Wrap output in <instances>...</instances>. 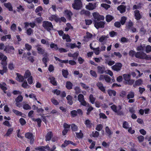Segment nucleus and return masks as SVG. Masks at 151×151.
Returning a JSON list of instances; mask_svg holds the SVG:
<instances>
[{
  "label": "nucleus",
  "instance_id": "nucleus-40",
  "mask_svg": "<svg viewBox=\"0 0 151 151\" xmlns=\"http://www.w3.org/2000/svg\"><path fill=\"white\" fill-rule=\"evenodd\" d=\"M89 99L91 103L93 104L94 103L96 99L95 98L93 97L92 94H91L89 96Z\"/></svg>",
  "mask_w": 151,
  "mask_h": 151
},
{
  "label": "nucleus",
  "instance_id": "nucleus-35",
  "mask_svg": "<svg viewBox=\"0 0 151 151\" xmlns=\"http://www.w3.org/2000/svg\"><path fill=\"white\" fill-rule=\"evenodd\" d=\"M123 77L124 80L126 81H129L130 79V75L129 74H124Z\"/></svg>",
  "mask_w": 151,
  "mask_h": 151
},
{
  "label": "nucleus",
  "instance_id": "nucleus-6",
  "mask_svg": "<svg viewBox=\"0 0 151 151\" xmlns=\"http://www.w3.org/2000/svg\"><path fill=\"white\" fill-rule=\"evenodd\" d=\"M93 15L94 19L95 22H96L97 21L103 20L104 19V16L100 15L97 12L93 13Z\"/></svg>",
  "mask_w": 151,
  "mask_h": 151
},
{
  "label": "nucleus",
  "instance_id": "nucleus-31",
  "mask_svg": "<svg viewBox=\"0 0 151 151\" xmlns=\"http://www.w3.org/2000/svg\"><path fill=\"white\" fill-rule=\"evenodd\" d=\"M32 120L34 121H36L37 122V125L39 127H40L41 126V120L40 118H37L35 119L34 118L32 119Z\"/></svg>",
  "mask_w": 151,
  "mask_h": 151
},
{
  "label": "nucleus",
  "instance_id": "nucleus-18",
  "mask_svg": "<svg viewBox=\"0 0 151 151\" xmlns=\"http://www.w3.org/2000/svg\"><path fill=\"white\" fill-rule=\"evenodd\" d=\"M4 6L10 11L13 10L11 4L10 3H4Z\"/></svg>",
  "mask_w": 151,
  "mask_h": 151
},
{
  "label": "nucleus",
  "instance_id": "nucleus-4",
  "mask_svg": "<svg viewBox=\"0 0 151 151\" xmlns=\"http://www.w3.org/2000/svg\"><path fill=\"white\" fill-rule=\"evenodd\" d=\"M40 45H37L36 47H37V50L38 53L39 54L43 55L44 57H47L48 55L47 53L45 52V50L43 48L40 47Z\"/></svg>",
  "mask_w": 151,
  "mask_h": 151
},
{
  "label": "nucleus",
  "instance_id": "nucleus-61",
  "mask_svg": "<svg viewBox=\"0 0 151 151\" xmlns=\"http://www.w3.org/2000/svg\"><path fill=\"white\" fill-rule=\"evenodd\" d=\"M99 135V133L97 131H96L94 132H93L92 133V136L94 137H97Z\"/></svg>",
  "mask_w": 151,
  "mask_h": 151
},
{
  "label": "nucleus",
  "instance_id": "nucleus-17",
  "mask_svg": "<svg viewBox=\"0 0 151 151\" xmlns=\"http://www.w3.org/2000/svg\"><path fill=\"white\" fill-rule=\"evenodd\" d=\"M86 8L89 10H92L95 8L96 4H92L89 3L88 5L86 6Z\"/></svg>",
  "mask_w": 151,
  "mask_h": 151
},
{
  "label": "nucleus",
  "instance_id": "nucleus-29",
  "mask_svg": "<svg viewBox=\"0 0 151 151\" xmlns=\"http://www.w3.org/2000/svg\"><path fill=\"white\" fill-rule=\"evenodd\" d=\"M72 99V97L69 95H68L66 97V99L68 101V103L70 105H71L73 104Z\"/></svg>",
  "mask_w": 151,
  "mask_h": 151
},
{
  "label": "nucleus",
  "instance_id": "nucleus-32",
  "mask_svg": "<svg viewBox=\"0 0 151 151\" xmlns=\"http://www.w3.org/2000/svg\"><path fill=\"white\" fill-rule=\"evenodd\" d=\"M108 93L110 96H111L112 95L115 96L116 95V92L114 90H109L108 91Z\"/></svg>",
  "mask_w": 151,
  "mask_h": 151
},
{
  "label": "nucleus",
  "instance_id": "nucleus-5",
  "mask_svg": "<svg viewBox=\"0 0 151 151\" xmlns=\"http://www.w3.org/2000/svg\"><path fill=\"white\" fill-rule=\"evenodd\" d=\"M78 100L81 103V104L83 106H86L88 104L85 101L84 97L83 95L80 94L78 95Z\"/></svg>",
  "mask_w": 151,
  "mask_h": 151
},
{
  "label": "nucleus",
  "instance_id": "nucleus-55",
  "mask_svg": "<svg viewBox=\"0 0 151 151\" xmlns=\"http://www.w3.org/2000/svg\"><path fill=\"white\" fill-rule=\"evenodd\" d=\"M52 102L55 105H56L59 104V103L58 101L54 98H52L51 99Z\"/></svg>",
  "mask_w": 151,
  "mask_h": 151
},
{
  "label": "nucleus",
  "instance_id": "nucleus-62",
  "mask_svg": "<svg viewBox=\"0 0 151 151\" xmlns=\"http://www.w3.org/2000/svg\"><path fill=\"white\" fill-rule=\"evenodd\" d=\"M93 50L94 51V53L96 55H98L99 54L100 50H99V47L96 48H94V50Z\"/></svg>",
  "mask_w": 151,
  "mask_h": 151
},
{
  "label": "nucleus",
  "instance_id": "nucleus-44",
  "mask_svg": "<svg viewBox=\"0 0 151 151\" xmlns=\"http://www.w3.org/2000/svg\"><path fill=\"white\" fill-rule=\"evenodd\" d=\"M90 74L93 77L96 78L97 77V74L96 72L93 70H91L90 72Z\"/></svg>",
  "mask_w": 151,
  "mask_h": 151
},
{
  "label": "nucleus",
  "instance_id": "nucleus-48",
  "mask_svg": "<svg viewBox=\"0 0 151 151\" xmlns=\"http://www.w3.org/2000/svg\"><path fill=\"white\" fill-rule=\"evenodd\" d=\"M42 60L43 63L45 64V66H47V65L46 64V63L47 61L49 60L48 58H47V57H45L42 58Z\"/></svg>",
  "mask_w": 151,
  "mask_h": 151
},
{
  "label": "nucleus",
  "instance_id": "nucleus-49",
  "mask_svg": "<svg viewBox=\"0 0 151 151\" xmlns=\"http://www.w3.org/2000/svg\"><path fill=\"white\" fill-rule=\"evenodd\" d=\"M12 111L16 115L18 116H21L22 114V113L20 112L18 110L15 109H13Z\"/></svg>",
  "mask_w": 151,
  "mask_h": 151
},
{
  "label": "nucleus",
  "instance_id": "nucleus-14",
  "mask_svg": "<svg viewBox=\"0 0 151 151\" xmlns=\"http://www.w3.org/2000/svg\"><path fill=\"white\" fill-rule=\"evenodd\" d=\"M96 86L100 90L103 92L105 93V89L102 83L98 82L97 83Z\"/></svg>",
  "mask_w": 151,
  "mask_h": 151
},
{
  "label": "nucleus",
  "instance_id": "nucleus-25",
  "mask_svg": "<svg viewBox=\"0 0 151 151\" xmlns=\"http://www.w3.org/2000/svg\"><path fill=\"white\" fill-rule=\"evenodd\" d=\"M31 73L29 71L27 70L26 71L24 75V77L27 78L31 76Z\"/></svg>",
  "mask_w": 151,
  "mask_h": 151
},
{
  "label": "nucleus",
  "instance_id": "nucleus-51",
  "mask_svg": "<svg viewBox=\"0 0 151 151\" xmlns=\"http://www.w3.org/2000/svg\"><path fill=\"white\" fill-rule=\"evenodd\" d=\"M136 52L133 50H131L129 51V55L132 57H133L135 55Z\"/></svg>",
  "mask_w": 151,
  "mask_h": 151
},
{
  "label": "nucleus",
  "instance_id": "nucleus-39",
  "mask_svg": "<svg viewBox=\"0 0 151 151\" xmlns=\"http://www.w3.org/2000/svg\"><path fill=\"white\" fill-rule=\"evenodd\" d=\"M23 97L21 95H19L15 99V101L17 102H20L22 101Z\"/></svg>",
  "mask_w": 151,
  "mask_h": 151
},
{
  "label": "nucleus",
  "instance_id": "nucleus-12",
  "mask_svg": "<svg viewBox=\"0 0 151 151\" xmlns=\"http://www.w3.org/2000/svg\"><path fill=\"white\" fill-rule=\"evenodd\" d=\"M49 20L52 21L55 20L56 22H60V19L56 15H52L49 18Z\"/></svg>",
  "mask_w": 151,
  "mask_h": 151
},
{
  "label": "nucleus",
  "instance_id": "nucleus-53",
  "mask_svg": "<svg viewBox=\"0 0 151 151\" xmlns=\"http://www.w3.org/2000/svg\"><path fill=\"white\" fill-rule=\"evenodd\" d=\"M101 6L106 9H108L110 7V5H108L106 4H101Z\"/></svg>",
  "mask_w": 151,
  "mask_h": 151
},
{
  "label": "nucleus",
  "instance_id": "nucleus-11",
  "mask_svg": "<svg viewBox=\"0 0 151 151\" xmlns=\"http://www.w3.org/2000/svg\"><path fill=\"white\" fill-rule=\"evenodd\" d=\"M104 23L102 22H95L94 26L97 29L99 28H103L104 27Z\"/></svg>",
  "mask_w": 151,
  "mask_h": 151
},
{
  "label": "nucleus",
  "instance_id": "nucleus-58",
  "mask_svg": "<svg viewBox=\"0 0 151 151\" xmlns=\"http://www.w3.org/2000/svg\"><path fill=\"white\" fill-rule=\"evenodd\" d=\"M99 115L100 116V117L101 118L103 119H106L107 118V116L104 113H100L99 114Z\"/></svg>",
  "mask_w": 151,
  "mask_h": 151
},
{
  "label": "nucleus",
  "instance_id": "nucleus-34",
  "mask_svg": "<svg viewBox=\"0 0 151 151\" xmlns=\"http://www.w3.org/2000/svg\"><path fill=\"white\" fill-rule=\"evenodd\" d=\"M62 72L63 76L65 78H67L68 74V72L67 70L63 69Z\"/></svg>",
  "mask_w": 151,
  "mask_h": 151
},
{
  "label": "nucleus",
  "instance_id": "nucleus-21",
  "mask_svg": "<svg viewBox=\"0 0 151 151\" xmlns=\"http://www.w3.org/2000/svg\"><path fill=\"white\" fill-rule=\"evenodd\" d=\"M23 108L25 110H28L31 109V106L25 102L23 103Z\"/></svg>",
  "mask_w": 151,
  "mask_h": 151
},
{
  "label": "nucleus",
  "instance_id": "nucleus-57",
  "mask_svg": "<svg viewBox=\"0 0 151 151\" xmlns=\"http://www.w3.org/2000/svg\"><path fill=\"white\" fill-rule=\"evenodd\" d=\"M105 130L106 132L109 135H110L112 134L111 131L110 130L108 127L107 126L106 127Z\"/></svg>",
  "mask_w": 151,
  "mask_h": 151
},
{
  "label": "nucleus",
  "instance_id": "nucleus-30",
  "mask_svg": "<svg viewBox=\"0 0 151 151\" xmlns=\"http://www.w3.org/2000/svg\"><path fill=\"white\" fill-rule=\"evenodd\" d=\"M105 63L109 66H111L115 63V61L106 59Z\"/></svg>",
  "mask_w": 151,
  "mask_h": 151
},
{
  "label": "nucleus",
  "instance_id": "nucleus-56",
  "mask_svg": "<svg viewBox=\"0 0 151 151\" xmlns=\"http://www.w3.org/2000/svg\"><path fill=\"white\" fill-rule=\"evenodd\" d=\"M25 46L26 49L28 51L30 50L32 47V46L31 45L27 43H26L25 45Z\"/></svg>",
  "mask_w": 151,
  "mask_h": 151
},
{
  "label": "nucleus",
  "instance_id": "nucleus-3",
  "mask_svg": "<svg viewBox=\"0 0 151 151\" xmlns=\"http://www.w3.org/2000/svg\"><path fill=\"white\" fill-rule=\"evenodd\" d=\"M82 3L80 0H75L72 4L73 7L76 9H79L82 7Z\"/></svg>",
  "mask_w": 151,
  "mask_h": 151
},
{
  "label": "nucleus",
  "instance_id": "nucleus-27",
  "mask_svg": "<svg viewBox=\"0 0 151 151\" xmlns=\"http://www.w3.org/2000/svg\"><path fill=\"white\" fill-rule=\"evenodd\" d=\"M108 37H109L108 36L103 35L100 38L99 40L100 42H102L106 40Z\"/></svg>",
  "mask_w": 151,
  "mask_h": 151
},
{
  "label": "nucleus",
  "instance_id": "nucleus-60",
  "mask_svg": "<svg viewBox=\"0 0 151 151\" xmlns=\"http://www.w3.org/2000/svg\"><path fill=\"white\" fill-rule=\"evenodd\" d=\"M126 20V18L124 17H122L121 22L122 25H123L124 24Z\"/></svg>",
  "mask_w": 151,
  "mask_h": 151
},
{
  "label": "nucleus",
  "instance_id": "nucleus-16",
  "mask_svg": "<svg viewBox=\"0 0 151 151\" xmlns=\"http://www.w3.org/2000/svg\"><path fill=\"white\" fill-rule=\"evenodd\" d=\"M126 6L123 5H121L117 7V9L121 13L124 12L126 11Z\"/></svg>",
  "mask_w": 151,
  "mask_h": 151
},
{
  "label": "nucleus",
  "instance_id": "nucleus-42",
  "mask_svg": "<svg viewBox=\"0 0 151 151\" xmlns=\"http://www.w3.org/2000/svg\"><path fill=\"white\" fill-rule=\"evenodd\" d=\"M80 84L81 87L84 89L86 90L89 88V87L86 84L82 83H80Z\"/></svg>",
  "mask_w": 151,
  "mask_h": 151
},
{
  "label": "nucleus",
  "instance_id": "nucleus-24",
  "mask_svg": "<svg viewBox=\"0 0 151 151\" xmlns=\"http://www.w3.org/2000/svg\"><path fill=\"white\" fill-rule=\"evenodd\" d=\"M7 59V57L5 56L3 53L0 52V60H2L1 62H3V61H5L6 62H7L6 60Z\"/></svg>",
  "mask_w": 151,
  "mask_h": 151
},
{
  "label": "nucleus",
  "instance_id": "nucleus-46",
  "mask_svg": "<svg viewBox=\"0 0 151 151\" xmlns=\"http://www.w3.org/2000/svg\"><path fill=\"white\" fill-rule=\"evenodd\" d=\"M123 127L124 128L127 129H128L129 125L128 123L126 121L124 122L123 124Z\"/></svg>",
  "mask_w": 151,
  "mask_h": 151
},
{
  "label": "nucleus",
  "instance_id": "nucleus-7",
  "mask_svg": "<svg viewBox=\"0 0 151 151\" xmlns=\"http://www.w3.org/2000/svg\"><path fill=\"white\" fill-rule=\"evenodd\" d=\"M122 66V65L121 63H116L115 65L111 67V68L114 70L118 71L121 69Z\"/></svg>",
  "mask_w": 151,
  "mask_h": 151
},
{
  "label": "nucleus",
  "instance_id": "nucleus-13",
  "mask_svg": "<svg viewBox=\"0 0 151 151\" xmlns=\"http://www.w3.org/2000/svg\"><path fill=\"white\" fill-rule=\"evenodd\" d=\"M97 72L100 74H103L104 73L105 70V68L104 66H98L97 68Z\"/></svg>",
  "mask_w": 151,
  "mask_h": 151
},
{
  "label": "nucleus",
  "instance_id": "nucleus-50",
  "mask_svg": "<svg viewBox=\"0 0 151 151\" xmlns=\"http://www.w3.org/2000/svg\"><path fill=\"white\" fill-rule=\"evenodd\" d=\"M76 134L77 137L78 138H82L83 135V134L81 132V131L79 133L76 132Z\"/></svg>",
  "mask_w": 151,
  "mask_h": 151
},
{
  "label": "nucleus",
  "instance_id": "nucleus-64",
  "mask_svg": "<svg viewBox=\"0 0 151 151\" xmlns=\"http://www.w3.org/2000/svg\"><path fill=\"white\" fill-rule=\"evenodd\" d=\"M146 52L147 53H149L151 51V46L150 45H147L146 47Z\"/></svg>",
  "mask_w": 151,
  "mask_h": 151
},
{
  "label": "nucleus",
  "instance_id": "nucleus-63",
  "mask_svg": "<svg viewBox=\"0 0 151 151\" xmlns=\"http://www.w3.org/2000/svg\"><path fill=\"white\" fill-rule=\"evenodd\" d=\"M142 83V79H140L136 81L135 82V84L137 85H140Z\"/></svg>",
  "mask_w": 151,
  "mask_h": 151
},
{
  "label": "nucleus",
  "instance_id": "nucleus-22",
  "mask_svg": "<svg viewBox=\"0 0 151 151\" xmlns=\"http://www.w3.org/2000/svg\"><path fill=\"white\" fill-rule=\"evenodd\" d=\"M52 136V132H48L45 137L46 141H49L50 140Z\"/></svg>",
  "mask_w": 151,
  "mask_h": 151
},
{
  "label": "nucleus",
  "instance_id": "nucleus-41",
  "mask_svg": "<svg viewBox=\"0 0 151 151\" xmlns=\"http://www.w3.org/2000/svg\"><path fill=\"white\" fill-rule=\"evenodd\" d=\"M106 18L107 22H110L113 19V18L110 15H107L106 16Z\"/></svg>",
  "mask_w": 151,
  "mask_h": 151
},
{
  "label": "nucleus",
  "instance_id": "nucleus-45",
  "mask_svg": "<svg viewBox=\"0 0 151 151\" xmlns=\"http://www.w3.org/2000/svg\"><path fill=\"white\" fill-rule=\"evenodd\" d=\"M74 90L75 91V93L76 94H78L81 93V89L79 87L76 86L74 88Z\"/></svg>",
  "mask_w": 151,
  "mask_h": 151
},
{
  "label": "nucleus",
  "instance_id": "nucleus-2",
  "mask_svg": "<svg viewBox=\"0 0 151 151\" xmlns=\"http://www.w3.org/2000/svg\"><path fill=\"white\" fill-rule=\"evenodd\" d=\"M42 26L48 31H50L53 29V26L50 22L48 21H45L42 22Z\"/></svg>",
  "mask_w": 151,
  "mask_h": 151
},
{
  "label": "nucleus",
  "instance_id": "nucleus-28",
  "mask_svg": "<svg viewBox=\"0 0 151 151\" xmlns=\"http://www.w3.org/2000/svg\"><path fill=\"white\" fill-rule=\"evenodd\" d=\"M49 79L50 80V83L52 84L53 85L55 86H56L57 85V83L55 81V78L53 77H50L49 78Z\"/></svg>",
  "mask_w": 151,
  "mask_h": 151
},
{
  "label": "nucleus",
  "instance_id": "nucleus-19",
  "mask_svg": "<svg viewBox=\"0 0 151 151\" xmlns=\"http://www.w3.org/2000/svg\"><path fill=\"white\" fill-rule=\"evenodd\" d=\"M17 74V77L16 78L17 80L20 82L23 81L24 80V77L18 73Z\"/></svg>",
  "mask_w": 151,
  "mask_h": 151
},
{
  "label": "nucleus",
  "instance_id": "nucleus-33",
  "mask_svg": "<svg viewBox=\"0 0 151 151\" xmlns=\"http://www.w3.org/2000/svg\"><path fill=\"white\" fill-rule=\"evenodd\" d=\"M85 124L86 126V127L89 128H91V122L89 119H86L85 122Z\"/></svg>",
  "mask_w": 151,
  "mask_h": 151
},
{
  "label": "nucleus",
  "instance_id": "nucleus-59",
  "mask_svg": "<svg viewBox=\"0 0 151 151\" xmlns=\"http://www.w3.org/2000/svg\"><path fill=\"white\" fill-rule=\"evenodd\" d=\"M3 124L4 125L6 126L9 127L11 126V124H10L9 122L7 120H5L3 123Z\"/></svg>",
  "mask_w": 151,
  "mask_h": 151
},
{
  "label": "nucleus",
  "instance_id": "nucleus-1",
  "mask_svg": "<svg viewBox=\"0 0 151 151\" xmlns=\"http://www.w3.org/2000/svg\"><path fill=\"white\" fill-rule=\"evenodd\" d=\"M111 109L115 112L116 113L117 115H122L123 114V112L122 109V107L120 105H119L117 107L114 105L111 106Z\"/></svg>",
  "mask_w": 151,
  "mask_h": 151
},
{
  "label": "nucleus",
  "instance_id": "nucleus-36",
  "mask_svg": "<svg viewBox=\"0 0 151 151\" xmlns=\"http://www.w3.org/2000/svg\"><path fill=\"white\" fill-rule=\"evenodd\" d=\"M45 147L46 148V150L49 151H54L56 148V147L55 145H53L51 149L48 145L45 146Z\"/></svg>",
  "mask_w": 151,
  "mask_h": 151
},
{
  "label": "nucleus",
  "instance_id": "nucleus-23",
  "mask_svg": "<svg viewBox=\"0 0 151 151\" xmlns=\"http://www.w3.org/2000/svg\"><path fill=\"white\" fill-rule=\"evenodd\" d=\"M65 14L66 16L69 19H70L71 16L73 14L70 11L66 10L65 11Z\"/></svg>",
  "mask_w": 151,
  "mask_h": 151
},
{
  "label": "nucleus",
  "instance_id": "nucleus-8",
  "mask_svg": "<svg viewBox=\"0 0 151 151\" xmlns=\"http://www.w3.org/2000/svg\"><path fill=\"white\" fill-rule=\"evenodd\" d=\"M1 64L3 66L2 70H0V73L1 75H3L4 73L6 72L7 69L6 67L7 65V62H6L4 60L3 61V62L1 63Z\"/></svg>",
  "mask_w": 151,
  "mask_h": 151
},
{
  "label": "nucleus",
  "instance_id": "nucleus-47",
  "mask_svg": "<svg viewBox=\"0 0 151 151\" xmlns=\"http://www.w3.org/2000/svg\"><path fill=\"white\" fill-rule=\"evenodd\" d=\"M13 131V129L12 128H10L9 129L7 130V132L6 134V135L7 136H9L12 133Z\"/></svg>",
  "mask_w": 151,
  "mask_h": 151
},
{
  "label": "nucleus",
  "instance_id": "nucleus-43",
  "mask_svg": "<svg viewBox=\"0 0 151 151\" xmlns=\"http://www.w3.org/2000/svg\"><path fill=\"white\" fill-rule=\"evenodd\" d=\"M103 125L101 124H99L97 125L96 129L99 131L101 130L103 128Z\"/></svg>",
  "mask_w": 151,
  "mask_h": 151
},
{
  "label": "nucleus",
  "instance_id": "nucleus-9",
  "mask_svg": "<svg viewBox=\"0 0 151 151\" xmlns=\"http://www.w3.org/2000/svg\"><path fill=\"white\" fill-rule=\"evenodd\" d=\"M146 54L142 52H136L135 56L136 58L140 59H144Z\"/></svg>",
  "mask_w": 151,
  "mask_h": 151
},
{
  "label": "nucleus",
  "instance_id": "nucleus-37",
  "mask_svg": "<svg viewBox=\"0 0 151 151\" xmlns=\"http://www.w3.org/2000/svg\"><path fill=\"white\" fill-rule=\"evenodd\" d=\"M50 47L51 48H54V50H58V47L57 45L54 43H51L50 44Z\"/></svg>",
  "mask_w": 151,
  "mask_h": 151
},
{
  "label": "nucleus",
  "instance_id": "nucleus-26",
  "mask_svg": "<svg viewBox=\"0 0 151 151\" xmlns=\"http://www.w3.org/2000/svg\"><path fill=\"white\" fill-rule=\"evenodd\" d=\"M73 86L72 83L70 81H67L66 83V88L68 89H71Z\"/></svg>",
  "mask_w": 151,
  "mask_h": 151
},
{
  "label": "nucleus",
  "instance_id": "nucleus-20",
  "mask_svg": "<svg viewBox=\"0 0 151 151\" xmlns=\"http://www.w3.org/2000/svg\"><path fill=\"white\" fill-rule=\"evenodd\" d=\"M63 40H65L67 42H70L71 41L70 37L68 34H64L63 36Z\"/></svg>",
  "mask_w": 151,
  "mask_h": 151
},
{
  "label": "nucleus",
  "instance_id": "nucleus-15",
  "mask_svg": "<svg viewBox=\"0 0 151 151\" xmlns=\"http://www.w3.org/2000/svg\"><path fill=\"white\" fill-rule=\"evenodd\" d=\"M134 13L136 19L137 20L139 19L141 17V15H140L139 11L138 10H135Z\"/></svg>",
  "mask_w": 151,
  "mask_h": 151
},
{
  "label": "nucleus",
  "instance_id": "nucleus-52",
  "mask_svg": "<svg viewBox=\"0 0 151 151\" xmlns=\"http://www.w3.org/2000/svg\"><path fill=\"white\" fill-rule=\"evenodd\" d=\"M71 129L73 131H76L77 130L78 127L75 124H72L71 126Z\"/></svg>",
  "mask_w": 151,
  "mask_h": 151
},
{
  "label": "nucleus",
  "instance_id": "nucleus-38",
  "mask_svg": "<svg viewBox=\"0 0 151 151\" xmlns=\"http://www.w3.org/2000/svg\"><path fill=\"white\" fill-rule=\"evenodd\" d=\"M134 97V93L133 92H129L127 95V98L129 99L133 98Z\"/></svg>",
  "mask_w": 151,
  "mask_h": 151
},
{
  "label": "nucleus",
  "instance_id": "nucleus-10",
  "mask_svg": "<svg viewBox=\"0 0 151 151\" xmlns=\"http://www.w3.org/2000/svg\"><path fill=\"white\" fill-rule=\"evenodd\" d=\"M25 137L26 138L30 139V143L32 144L33 143L35 139L32 133L28 132L26 133L25 134Z\"/></svg>",
  "mask_w": 151,
  "mask_h": 151
},
{
  "label": "nucleus",
  "instance_id": "nucleus-54",
  "mask_svg": "<svg viewBox=\"0 0 151 151\" xmlns=\"http://www.w3.org/2000/svg\"><path fill=\"white\" fill-rule=\"evenodd\" d=\"M19 122L22 125H24L26 123L25 120L23 118H20L19 120Z\"/></svg>",
  "mask_w": 151,
  "mask_h": 151
}]
</instances>
